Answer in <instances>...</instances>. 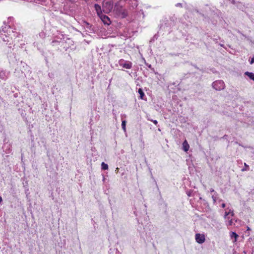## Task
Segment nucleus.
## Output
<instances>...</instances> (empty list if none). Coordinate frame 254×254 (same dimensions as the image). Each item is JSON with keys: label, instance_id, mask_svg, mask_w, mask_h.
Masks as SVG:
<instances>
[{"label": "nucleus", "instance_id": "f3484780", "mask_svg": "<svg viewBox=\"0 0 254 254\" xmlns=\"http://www.w3.org/2000/svg\"><path fill=\"white\" fill-rule=\"evenodd\" d=\"M244 165L245 166V168L242 169V171H245L249 170V166L246 163H245Z\"/></svg>", "mask_w": 254, "mask_h": 254}, {"label": "nucleus", "instance_id": "1a4fd4ad", "mask_svg": "<svg viewBox=\"0 0 254 254\" xmlns=\"http://www.w3.org/2000/svg\"><path fill=\"white\" fill-rule=\"evenodd\" d=\"M234 214L233 211L231 209H229L228 211H225V215H224V218L225 219H229L230 216L229 215H231V216H233L234 215Z\"/></svg>", "mask_w": 254, "mask_h": 254}, {"label": "nucleus", "instance_id": "4be33fe9", "mask_svg": "<svg viewBox=\"0 0 254 254\" xmlns=\"http://www.w3.org/2000/svg\"><path fill=\"white\" fill-rule=\"evenodd\" d=\"M221 206L222 207L224 208L226 206V204L225 203H222Z\"/></svg>", "mask_w": 254, "mask_h": 254}, {"label": "nucleus", "instance_id": "5701e85b", "mask_svg": "<svg viewBox=\"0 0 254 254\" xmlns=\"http://www.w3.org/2000/svg\"><path fill=\"white\" fill-rule=\"evenodd\" d=\"M38 0L41 2H44L46 1V0Z\"/></svg>", "mask_w": 254, "mask_h": 254}, {"label": "nucleus", "instance_id": "6ab92c4d", "mask_svg": "<svg viewBox=\"0 0 254 254\" xmlns=\"http://www.w3.org/2000/svg\"><path fill=\"white\" fill-rule=\"evenodd\" d=\"M254 63V57L252 58L251 61H250V64H252Z\"/></svg>", "mask_w": 254, "mask_h": 254}, {"label": "nucleus", "instance_id": "2eb2a0df", "mask_svg": "<svg viewBox=\"0 0 254 254\" xmlns=\"http://www.w3.org/2000/svg\"><path fill=\"white\" fill-rule=\"evenodd\" d=\"M138 93L140 95V98L141 99H143V97L144 96V92H143V90L141 88H139L138 89Z\"/></svg>", "mask_w": 254, "mask_h": 254}, {"label": "nucleus", "instance_id": "9d476101", "mask_svg": "<svg viewBox=\"0 0 254 254\" xmlns=\"http://www.w3.org/2000/svg\"><path fill=\"white\" fill-rule=\"evenodd\" d=\"M183 150L187 152L188 151L189 149V144L188 143L187 140H185L183 143Z\"/></svg>", "mask_w": 254, "mask_h": 254}, {"label": "nucleus", "instance_id": "412c9836", "mask_svg": "<svg viewBox=\"0 0 254 254\" xmlns=\"http://www.w3.org/2000/svg\"><path fill=\"white\" fill-rule=\"evenodd\" d=\"M176 6H182V4L181 3H178L176 4Z\"/></svg>", "mask_w": 254, "mask_h": 254}, {"label": "nucleus", "instance_id": "6e6552de", "mask_svg": "<svg viewBox=\"0 0 254 254\" xmlns=\"http://www.w3.org/2000/svg\"><path fill=\"white\" fill-rule=\"evenodd\" d=\"M114 11H115L119 14H123L122 6H119L118 4L115 5Z\"/></svg>", "mask_w": 254, "mask_h": 254}, {"label": "nucleus", "instance_id": "9b49d317", "mask_svg": "<svg viewBox=\"0 0 254 254\" xmlns=\"http://www.w3.org/2000/svg\"><path fill=\"white\" fill-rule=\"evenodd\" d=\"M245 74L247 75L251 79L254 81V73L253 72L247 71Z\"/></svg>", "mask_w": 254, "mask_h": 254}, {"label": "nucleus", "instance_id": "4468645a", "mask_svg": "<svg viewBox=\"0 0 254 254\" xmlns=\"http://www.w3.org/2000/svg\"><path fill=\"white\" fill-rule=\"evenodd\" d=\"M101 168L102 170H106L108 169V164L105 163L104 162H102L101 164Z\"/></svg>", "mask_w": 254, "mask_h": 254}, {"label": "nucleus", "instance_id": "f257e3e1", "mask_svg": "<svg viewBox=\"0 0 254 254\" xmlns=\"http://www.w3.org/2000/svg\"><path fill=\"white\" fill-rule=\"evenodd\" d=\"M20 35L13 31L10 26H5L0 31V37L3 41L6 42V45L10 48L14 45L16 38Z\"/></svg>", "mask_w": 254, "mask_h": 254}, {"label": "nucleus", "instance_id": "bb28decb", "mask_svg": "<svg viewBox=\"0 0 254 254\" xmlns=\"http://www.w3.org/2000/svg\"><path fill=\"white\" fill-rule=\"evenodd\" d=\"M233 3H235V1L234 0H232V2Z\"/></svg>", "mask_w": 254, "mask_h": 254}, {"label": "nucleus", "instance_id": "20e7f679", "mask_svg": "<svg viewBox=\"0 0 254 254\" xmlns=\"http://www.w3.org/2000/svg\"><path fill=\"white\" fill-rule=\"evenodd\" d=\"M119 65L126 69H130L132 67V64L129 61H125L123 59H121L119 61Z\"/></svg>", "mask_w": 254, "mask_h": 254}, {"label": "nucleus", "instance_id": "393cba45", "mask_svg": "<svg viewBox=\"0 0 254 254\" xmlns=\"http://www.w3.org/2000/svg\"><path fill=\"white\" fill-rule=\"evenodd\" d=\"M2 197L0 196V203L2 202Z\"/></svg>", "mask_w": 254, "mask_h": 254}, {"label": "nucleus", "instance_id": "dca6fc26", "mask_svg": "<svg viewBox=\"0 0 254 254\" xmlns=\"http://www.w3.org/2000/svg\"><path fill=\"white\" fill-rule=\"evenodd\" d=\"M126 121H123L122 122V127L124 129V131H126Z\"/></svg>", "mask_w": 254, "mask_h": 254}, {"label": "nucleus", "instance_id": "0eeeda50", "mask_svg": "<svg viewBox=\"0 0 254 254\" xmlns=\"http://www.w3.org/2000/svg\"><path fill=\"white\" fill-rule=\"evenodd\" d=\"M94 7L99 17H101V15H103L102 13L103 10H102L101 7L100 5L98 4H95L94 5Z\"/></svg>", "mask_w": 254, "mask_h": 254}, {"label": "nucleus", "instance_id": "ddd939ff", "mask_svg": "<svg viewBox=\"0 0 254 254\" xmlns=\"http://www.w3.org/2000/svg\"><path fill=\"white\" fill-rule=\"evenodd\" d=\"M226 224L227 226H232L233 224L232 218L230 217L229 219H227L226 221Z\"/></svg>", "mask_w": 254, "mask_h": 254}, {"label": "nucleus", "instance_id": "f8f14e48", "mask_svg": "<svg viewBox=\"0 0 254 254\" xmlns=\"http://www.w3.org/2000/svg\"><path fill=\"white\" fill-rule=\"evenodd\" d=\"M238 235L235 232H232L230 234V237L232 239L233 238H235L234 242H236L237 241V238L238 237Z\"/></svg>", "mask_w": 254, "mask_h": 254}, {"label": "nucleus", "instance_id": "cd10ccee", "mask_svg": "<svg viewBox=\"0 0 254 254\" xmlns=\"http://www.w3.org/2000/svg\"><path fill=\"white\" fill-rule=\"evenodd\" d=\"M118 170H119V168H116V171H118Z\"/></svg>", "mask_w": 254, "mask_h": 254}, {"label": "nucleus", "instance_id": "b1692460", "mask_svg": "<svg viewBox=\"0 0 254 254\" xmlns=\"http://www.w3.org/2000/svg\"><path fill=\"white\" fill-rule=\"evenodd\" d=\"M210 192H214V189H210Z\"/></svg>", "mask_w": 254, "mask_h": 254}, {"label": "nucleus", "instance_id": "a878e982", "mask_svg": "<svg viewBox=\"0 0 254 254\" xmlns=\"http://www.w3.org/2000/svg\"><path fill=\"white\" fill-rule=\"evenodd\" d=\"M148 67L150 68H151V65L150 64H149L148 65Z\"/></svg>", "mask_w": 254, "mask_h": 254}, {"label": "nucleus", "instance_id": "a211bd4d", "mask_svg": "<svg viewBox=\"0 0 254 254\" xmlns=\"http://www.w3.org/2000/svg\"><path fill=\"white\" fill-rule=\"evenodd\" d=\"M215 193H216V192H215ZM215 193L213 195H212V198L213 200L214 203L217 200V196L215 195Z\"/></svg>", "mask_w": 254, "mask_h": 254}, {"label": "nucleus", "instance_id": "423d86ee", "mask_svg": "<svg viewBox=\"0 0 254 254\" xmlns=\"http://www.w3.org/2000/svg\"><path fill=\"white\" fill-rule=\"evenodd\" d=\"M100 18L102 21V22L104 23V24L109 25L111 23V21L109 17L104 14L101 15Z\"/></svg>", "mask_w": 254, "mask_h": 254}, {"label": "nucleus", "instance_id": "39448f33", "mask_svg": "<svg viewBox=\"0 0 254 254\" xmlns=\"http://www.w3.org/2000/svg\"><path fill=\"white\" fill-rule=\"evenodd\" d=\"M195 239L196 241L199 244H202L205 242V236L203 234L197 233L195 234Z\"/></svg>", "mask_w": 254, "mask_h": 254}, {"label": "nucleus", "instance_id": "aec40b11", "mask_svg": "<svg viewBox=\"0 0 254 254\" xmlns=\"http://www.w3.org/2000/svg\"><path fill=\"white\" fill-rule=\"evenodd\" d=\"M151 121H152V122L154 124H155V125H157V123H158V122H157V121H156V120H151Z\"/></svg>", "mask_w": 254, "mask_h": 254}, {"label": "nucleus", "instance_id": "7ed1b4c3", "mask_svg": "<svg viewBox=\"0 0 254 254\" xmlns=\"http://www.w3.org/2000/svg\"><path fill=\"white\" fill-rule=\"evenodd\" d=\"M212 87L217 91L223 90L225 85L224 82L221 80L214 81L212 84Z\"/></svg>", "mask_w": 254, "mask_h": 254}, {"label": "nucleus", "instance_id": "f03ea898", "mask_svg": "<svg viewBox=\"0 0 254 254\" xmlns=\"http://www.w3.org/2000/svg\"><path fill=\"white\" fill-rule=\"evenodd\" d=\"M114 7L113 0H104L102 3V10L104 13H108Z\"/></svg>", "mask_w": 254, "mask_h": 254}]
</instances>
